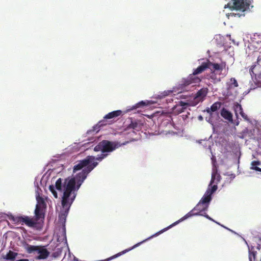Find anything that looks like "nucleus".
Here are the masks:
<instances>
[{
    "mask_svg": "<svg viewBox=\"0 0 261 261\" xmlns=\"http://www.w3.org/2000/svg\"><path fill=\"white\" fill-rule=\"evenodd\" d=\"M49 189L50 191L53 194L54 196L56 198H57V197H58V194H57V192H56V191L55 190V187L53 185H50L49 187Z\"/></svg>",
    "mask_w": 261,
    "mask_h": 261,
    "instance_id": "bb28decb",
    "label": "nucleus"
},
{
    "mask_svg": "<svg viewBox=\"0 0 261 261\" xmlns=\"http://www.w3.org/2000/svg\"><path fill=\"white\" fill-rule=\"evenodd\" d=\"M221 115L224 119L227 120L229 121H232V114L228 111L225 108H223L221 110Z\"/></svg>",
    "mask_w": 261,
    "mask_h": 261,
    "instance_id": "2eb2a0df",
    "label": "nucleus"
},
{
    "mask_svg": "<svg viewBox=\"0 0 261 261\" xmlns=\"http://www.w3.org/2000/svg\"><path fill=\"white\" fill-rule=\"evenodd\" d=\"M255 66H256L255 65H252L251 67V68L250 69V73L251 74H255L256 75V74L254 72V69Z\"/></svg>",
    "mask_w": 261,
    "mask_h": 261,
    "instance_id": "c85d7f7f",
    "label": "nucleus"
},
{
    "mask_svg": "<svg viewBox=\"0 0 261 261\" xmlns=\"http://www.w3.org/2000/svg\"><path fill=\"white\" fill-rule=\"evenodd\" d=\"M172 92V91H170V90H168V91H165L163 93V97H165L166 96H167L169 94H170V93H171Z\"/></svg>",
    "mask_w": 261,
    "mask_h": 261,
    "instance_id": "c756f323",
    "label": "nucleus"
},
{
    "mask_svg": "<svg viewBox=\"0 0 261 261\" xmlns=\"http://www.w3.org/2000/svg\"><path fill=\"white\" fill-rule=\"evenodd\" d=\"M260 162L259 161H254L251 162V169L252 170H254L256 171H258L261 172V168L258 167L257 166L260 165Z\"/></svg>",
    "mask_w": 261,
    "mask_h": 261,
    "instance_id": "412c9836",
    "label": "nucleus"
},
{
    "mask_svg": "<svg viewBox=\"0 0 261 261\" xmlns=\"http://www.w3.org/2000/svg\"><path fill=\"white\" fill-rule=\"evenodd\" d=\"M94 156L88 155L85 159L79 161L73 167V172L83 169L82 171L71 178H66L63 182L62 178L57 179L55 186L58 191H63V205L68 201L69 197L71 194L73 195L71 200H74L76 195L75 191L79 189L88 174L98 165L97 162L94 161Z\"/></svg>",
    "mask_w": 261,
    "mask_h": 261,
    "instance_id": "f257e3e1",
    "label": "nucleus"
},
{
    "mask_svg": "<svg viewBox=\"0 0 261 261\" xmlns=\"http://www.w3.org/2000/svg\"><path fill=\"white\" fill-rule=\"evenodd\" d=\"M204 216V217H205L206 218L208 219L209 220H213V219L206 214H205V215Z\"/></svg>",
    "mask_w": 261,
    "mask_h": 261,
    "instance_id": "72a5a7b5",
    "label": "nucleus"
},
{
    "mask_svg": "<svg viewBox=\"0 0 261 261\" xmlns=\"http://www.w3.org/2000/svg\"><path fill=\"white\" fill-rule=\"evenodd\" d=\"M215 178V174L213 173L212 175V178L210 182V185H212L214 182Z\"/></svg>",
    "mask_w": 261,
    "mask_h": 261,
    "instance_id": "473e14b6",
    "label": "nucleus"
},
{
    "mask_svg": "<svg viewBox=\"0 0 261 261\" xmlns=\"http://www.w3.org/2000/svg\"><path fill=\"white\" fill-rule=\"evenodd\" d=\"M248 246L249 261H261V245L258 243Z\"/></svg>",
    "mask_w": 261,
    "mask_h": 261,
    "instance_id": "0eeeda50",
    "label": "nucleus"
},
{
    "mask_svg": "<svg viewBox=\"0 0 261 261\" xmlns=\"http://www.w3.org/2000/svg\"><path fill=\"white\" fill-rule=\"evenodd\" d=\"M122 112L121 110L114 111L113 112L109 113L103 117V119L99 121L98 123L93 127V131L98 132L99 128L102 126L110 124L108 119H113L116 118L122 114Z\"/></svg>",
    "mask_w": 261,
    "mask_h": 261,
    "instance_id": "423d86ee",
    "label": "nucleus"
},
{
    "mask_svg": "<svg viewBox=\"0 0 261 261\" xmlns=\"http://www.w3.org/2000/svg\"><path fill=\"white\" fill-rule=\"evenodd\" d=\"M130 127L133 128L134 129H136L137 126L138 125V124L137 122L133 123L132 122L131 124H130Z\"/></svg>",
    "mask_w": 261,
    "mask_h": 261,
    "instance_id": "7c9ffc66",
    "label": "nucleus"
},
{
    "mask_svg": "<svg viewBox=\"0 0 261 261\" xmlns=\"http://www.w3.org/2000/svg\"><path fill=\"white\" fill-rule=\"evenodd\" d=\"M120 146V145L117 142L104 140L100 141L95 146L94 150L95 151H100L102 153H107L113 151Z\"/></svg>",
    "mask_w": 261,
    "mask_h": 261,
    "instance_id": "39448f33",
    "label": "nucleus"
},
{
    "mask_svg": "<svg viewBox=\"0 0 261 261\" xmlns=\"http://www.w3.org/2000/svg\"><path fill=\"white\" fill-rule=\"evenodd\" d=\"M201 118H202V116H200V117H199V119H201Z\"/></svg>",
    "mask_w": 261,
    "mask_h": 261,
    "instance_id": "f704fd0d",
    "label": "nucleus"
},
{
    "mask_svg": "<svg viewBox=\"0 0 261 261\" xmlns=\"http://www.w3.org/2000/svg\"><path fill=\"white\" fill-rule=\"evenodd\" d=\"M234 110L236 115H238V113L240 114L243 111V108L241 105L237 103L234 105Z\"/></svg>",
    "mask_w": 261,
    "mask_h": 261,
    "instance_id": "393cba45",
    "label": "nucleus"
},
{
    "mask_svg": "<svg viewBox=\"0 0 261 261\" xmlns=\"http://www.w3.org/2000/svg\"><path fill=\"white\" fill-rule=\"evenodd\" d=\"M201 118H202V116H200V117H199V119H201Z\"/></svg>",
    "mask_w": 261,
    "mask_h": 261,
    "instance_id": "c9c22d12",
    "label": "nucleus"
},
{
    "mask_svg": "<svg viewBox=\"0 0 261 261\" xmlns=\"http://www.w3.org/2000/svg\"><path fill=\"white\" fill-rule=\"evenodd\" d=\"M217 185L213 186L211 189L208 188L199 202L204 205L207 204L208 205L209 202L212 200V195L217 190Z\"/></svg>",
    "mask_w": 261,
    "mask_h": 261,
    "instance_id": "9d476101",
    "label": "nucleus"
},
{
    "mask_svg": "<svg viewBox=\"0 0 261 261\" xmlns=\"http://www.w3.org/2000/svg\"><path fill=\"white\" fill-rule=\"evenodd\" d=\"M221 105L222 104H221V102L217 101V102H215L214 103H213L211 106L210 108H208L206 110V112L210 114H211V112H215L221 107Z\"/></svg>",
    "mask_w": 261,
    "mask_h": 261,
    "instance_id": "f3484780",
    "label": "nucleus"
},
{
    "mask_svg": "<svg viewBox=\"0 0 261 261\" xmlns=\"http://www.w3.org/2000/svg\"><path fill=\"white\" fill-rule=\"evenodd\" d=\"M36 200L37 201V204H36V206H39V207L41 208L45 207L46 203L44 199L42 197H40V196H37Z\"/></svg>",
    "mask_w": 261,
    "mask_h": 261,
    "instance_id": "aec40b11",
    "label": "nucleus"
},
{
    "mask_svg": "<svg viewBox=\"0 0 261 261\" xmlns=\"http://www.w3.org/2000/svg\"><path fill=\"white\" fill-rule=\"evenodd\" d=\"M43 208L39 207V206H36L35 210V214L36 217V221L39 220L41 218H44V215L43 213Z\"/></svg>",
    "mask_w": 261,
    "mask_h": 261,
    "instance_id": "dca6fc26",
    "label": "nucleus"
},
{
    "mask_svg": "<svg viewBox=\"0 0 261 261\" xmlns=\"http://www.w3.org/2000/svg\"><path fill=\"white\" fill-rule=\"evenodd\" d=\"M257 63L258 65L261 66V55H259L257 58Z\"/></svg>",
    "mask_w": 261,
    "mask_h": 261,
    "instance_id": "2f4dec72",
    "label": "nucleus"
},
{
    "mask_svg": "<svg viewBox=\"0 0 261 261\" xmlns=\"http://www.w3.org/2000/svg\"><path fill=\"white\" fill-rule=\"evenodd\" d=\"M37 253L39 254L37 257V259H43L46 258L49 254V252L48 250L40 246Z\"/></svg>",
    "mask_w": 261,
    "mask_h": 261,
    "instance_id": "4468645a",
    "label": "nucleus"
},
{
    "mask_svg": "<svg viewBox=\"0 0 261 261\" xmlns=\"http://www.w3.org/2000/svg\"><path fill=\"white\" fill-rule=\"evenodd\" d=\"M108 155V153H102L100 155H98L96 158L95 157L94 160H97L99 161H101L103 159L106 158ZM95 162V161H94Z\"/></svg>",
    "mask_w": 261,
    "mask_h": 261,
    "instance_id": "a878e982",
    "label": "nucleus"
},
{
    "mask_svg": "<svg viewBox=\"0 0 261 261\" xmlns=\"http://www.w3.org/2000/svg\"><path fill=\"white\" fill-rule=\"evenodd\" d=\"M210 79L213 81L214 83L219 82L221 81L220 77H218L215 72H211Z\"/></svg>",
    "mask_w": 261,
    "mask_h": 261,
    "instance_id": "5701e85b",
    "label": "nucleus"
},
{
    "mask_svg": "<svg viewBox=\"0 0 261 261\" xmlns=\"http://www.w3.org/2000/svg\"><path fill=\"white\" fill-rule=\"evenodd\" d=\"M240 114L245 120H249L247 115L244 113L243 110L240 112Z\"/></svg>",
    "mask_w": 261,
    "mask_h": 261,
    "instance_id": "cd10ccee",
    "label": "nucleus"
},
{
    "mask_svg": "<svg viewBox=\"0 0 261 261\" xmlns=\"http://www.w3.org/2000/svg\"><path fill=\"white\" fill-rule=\"evenodd\" d=\"M190 106H191V102H186L180 101L178 104L173 107L172 110L175 113L180 114L184 112L187 107Z\"/></svg>",
    "mask_w": 261,
    "mask_h": 261,
    "instance_id": "f8f14e48",
    "label": "nucleus"
},
{
    "mask_svg": "<svg viewBox=\"0 0 261 261\" xmlns=\"http://www.w3.org/2000/svg\"><path fill=\"white\" fill-rule=\"evenodd\" d=\"M230 83L228 85V89H231L232 88L238 87L239 85L235 78L231 77L230 79Z\"/></svg>",
    "mask_w": 261,
    "mask_h": 261,
    "instance_id": "4be33fe9",
    "label": "nucleus"
},
{
    "mask_svg": "<svg viewBox=\"0 0 261 261\" xmlns=\"http://www.w3.org/2000/svg\"><path fill=\"white\" fill-rule=\"evenodd\" d=\"M72 195H73L71 194V196H70L69 197V199L68 200V201L67 202L66 204H65V205H63V196H62V205L63 206V208H65V210L64 213H61L59 215L60 220L62 221H64V222L65 221L66 217L67 214L68 213L69 208H70L71 204L73 203V202L74 201V200H72V201L71 202L72 198Z\"/></svg>",
    "mask_w": 261,
    "mask_h": 261,
    "instance_id": "9b49d317",
    "label": "nucleus"
},
{
    "mask_svg": "<svg viewBox=\"0 0 261 261\" xmlns=\"http://www.w3.org/2000/svg\"><path fill=\"white\" fill-rule=\"evenodd\" d=\"M207 62L210 63V69L211 71L215 72V71H218L222 72L224 69L226 68V63L225 62H221L220 64L212 63L209 60Z\"/></svg>",
    "mask_w": 261,
    "mask_h": 261,
    "instance_id": "ddd939ff",
    "label": "nucleus"
},
{
    "mask_svg": "<svg viewBox=\"0 0 261 261\" xmlns=\"http://www.w3.org/2000/svg\"><path fill=\"white\" fill-rule=\"evenodd\" d=\"M208 208V205L207 204H203L200 202H199V203L196 205V206L190 212H189L188 213H187L186 215H185L183 217L180 218L178 221L175 222L171 225H169L168 227L163 229L161 231H159L158 234H160L162 232H163L164 231L168 230V229L171 228L172 227L177 225L179 222L186 220V219L190 218L191 217H192L193 216H196V215H202L200 214V213L202 212H204L207 211ZM157 234V233L156 234Z\"/></svg>",
    "mask_w": 261,
    "mask_h": 261,
    "instance_id": "20e7f679",
    "label": "nucleus"
},
{
    "mask_svg": "<svg viewBox=\"0 0 261 261\" xmlns=\"http://www.w3.org/2000/svg\"><path fill=\"white\" fill-rule=\"evenodd\" d=\"M208 68H210V63L207 61L202 63L200 66L194 70L192 74H190L186 79L182 80L181 85L187 86L191 84L199 83L201 82V79L196 75L201 73Z\"/></svg>",
    "mask_w": 261,
    "mask_h": 261,
    "instance_id": "7ed1b4c3",
    "label": "nucleus"
},
{
    "mask_svg": "<svg viewBox=\"0 0 261 261\" xmlns=\"http://www.w3.org/2000/svg\"><path fill=\"white\" fill-rule=\"evenodd\" d=\"M10 220L14 224H24L29 227H34L36 224V221L30 218L28 216H11L9 217Z\"/></svg>",
    "mask_w": 261,
    "mask_h": 261,
    "instance_id": "6e6552de",
    "label": "nucleus"
},
{
    "mask_svg": "<svg viewBox=\"0 0 261 261\" xmlns=\"http://www.w3.org/2000/svg\"><path fill=\"white\" fill-rule=\"evenodd\" d=\"M208 91L207 88H203L198 90L194 97L193 101H191V106H195L199 102L202 101L206 96Z\"/></svg>",
    "mask_w": 261,
    "mask_h": 261,
    "instance_id": "1a4fd4ad",
    "label": "nucleus"
},
{
    "mask_svg": "<svg viewBox=\"0 0 261 261\" xmlns=\"http://www.w3.org/2000/svg\"><path fill=\"white\" fill-rule=\"evenodd\" d=\"M39 247H40V246H33V245L27 244V246L25 248H26L27 252L28 253H32L35 252H37Z\"/></svg>",
    "mask_w": 261,
    "mask_h": 261,
    "instance_id": "a211bd4d",
    "label": "nucleus"
},
{
    "mask_svg": "<svg viewBox=\"0 0 261 261\" xmlns=\"http://www.w3.org/2000/svg\"><path fill=\"white\" fill-rule=\"evenodd\" d=\"M225 5L224 8H228L231 11H239L238 13L231 12L228 14V16L241 17L244 16L245 11L248 8L250 4V0H232Z\"/></svg>",
    "mask_w": 261,
    "mask_h": 261,
    "instance_id": "f03ea898",
    "label": "nucleus"
},
{
    "mask_svg": "<svg viewBox=\"0 0 261 261\" xmlns=\"http://www.w3.org/2000/svg\"><path fill=\"white\" fill-rule=\"evenodd\" d=\"M17 255V253L11 250H9L4 258L7 260H14Z\"/></svg>",
    "mask_w": 261,
    "mask_h": 261,
    "instance_id": "6ab92c4d",
    "label": "nucleus"
},
{
    "mask_svg": "<svg viewBox=\"0 0 261 261\" xmlns=\"http://www.w3.org/2000/svg\"><path fill=\"white\" fill-rule=\"evenodd\" d=\"M149 103V102L148 101H141L137 104H136L135 106H133V109H136L137 108H140V107H143L145 106L148 105Z\"/></svg>",
    "mask_w": 261,
    "mask_h": 261,
    "instance_id": "b1692460",
    "label": "nucleus"
}]
</instances>
